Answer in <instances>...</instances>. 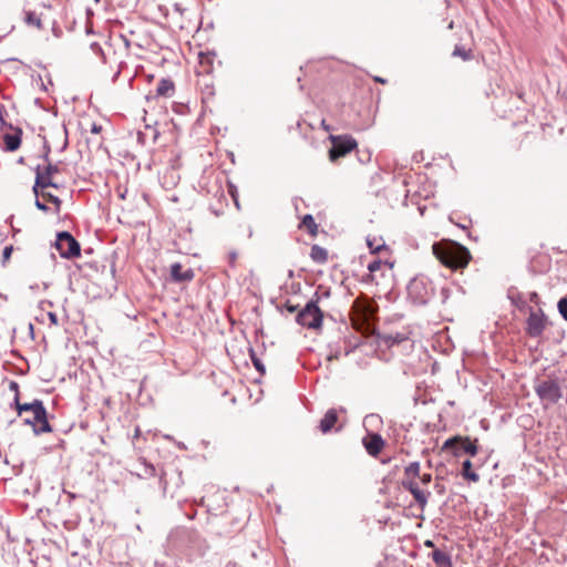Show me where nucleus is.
<instances>
[{"label": "nucleus", "instance_id": "nucleus-24", "mask_svg": "<svg viewBox=\"0 0 567 567\" xmlns=\"http://www.w3.org/2000/svg\"><path fill=\"white\" fill-rule=\"evenodd\" d=\"M41 197L43 199L52 203L55 206V212L56 213L60 212L62 200L58 196H55V195H53V194H51L49 192H45V189H44V190L41 192Z\"/></svg>", "mask_w": 567, "mask_h": 567}, {"label": "nucleus", "instance_id": "nucleus-3", "mask_svg": "<svg viewBox=\"0 0 567 567\" xmlns=\"http://www.w3.org/2000/svg\"><path fill=\"white\" fill-rule=\"evenodd\" d=\"M433 254L444 266L451 269L464 268L470 260L468 250L461 245L441 246L435 244L433 245Z\"/></svg>", "mask_w": 567, "mask_h": 567}, {"label": "nucleus", "instance_id": "nucleus-5", "mask_svg": "<svg viewBox=\"0 0 567 567\" xmlns=\"http://www.w3.org/2000/svg\"><path fill=\"white\" fill-rule=\"evenodd\" d=\"M322 319L323 315L317 301L311 300L298 312L296 321L308 329H317L321 327Z\"/></svg>", "mask_w": 567, "mask_h": 567}, {"label": "nucleus", "instance_id": "nucleus-15", "mask_svg": "<svg viewBox=\"0 0 567 567\" xmlns=\"http://www.w3.org/2000/svg\"><path fill=\"white\" fill-rule=\"evenodd\" d=\"M175 93V85L171 79H161L155 89L156 96L172 97Z\"/></svg>", "mask_w": 567, "mask_h": 567}, {"label": "nucleus", "instance_id": "nucleus-19", "mask_svg": "<svg viewBox=\"0 0 567 567\" xmlns=\"http://www.w3.org/2000/svg\"><path fill=\"white\" fill-rule=\"evenodd\" d=\"M310 257L313 261L323 264L328 260V251L319 245H313L311 247Z\"/></svg>", "mask_w": 567, "mask_h": 567}, {"label": "nucleus", "instance_id": "nucleus-21", "mask_svg": "<svg viewBox=\"0 0 567 567\" xmlns=\"http://www.w3.org/2000/svg\"><path fill=\"white\" fill-rule=\"evenodd\" d=\"M404 480H414L415 477L420 476V462H411L405 468H404Z\"/></svg>", "mask_w": 567, "mask_h": 567}, {"label": "nucleus", "instance_id": "nucleus-22", "mask_svg": "<svg viewBox=\"0 0 567 567\" xmlns=\"http://www.w3.org/2000/svg\"><path fill=\"white\" fill-rule=\"evenodd\" d=\"M301 226L305 227L311 235H316L318 230V226L315 221L312 215H305L301 220Z\"/></svg>", "mask_w": 567, "mask_h": 567}, {"label": "nucleus", "instance_id": "nucleus-29", "mask_svg": "<svg viewBox=\"0 0 567 567\" xmlns=\"http://www.w3.org/2000/svg\"><path fill=\"white\" fill-rule=\"evenodd\" d=\"M453 55L461 56L464 60H468L471 54L468 51L464 50L463 48L455 47V49L453 51Z\"/></svg>", "mask_w": 567, "mask_h": 567}, {"label": "nucleus", "instance_id": "nucleus-39", "mask_svg": "<svg viewBox=\"0 0 567 567\" xmlns=\"http://www.w3.org/2000/svg\"><path fill=\"white\" fill-rule=\"evenodd\" d=\"M10 389H11V390H14L16 394H18V395H19V385H18V383H17V382L12 381V382L10 383Z\"/></svg>", "mask_w": 567, "mask_h": 567}, {"label": "nucleus", "instance_id": "nucleus-10", "mask_svg": "<svg viewBox=\"0 0 567 567\" xmlns=\"http://www.w3.org/2000/svg\"><path fill=\"white\" fill-rule=\"evenodd\" d=\"M49 155L50 146L45 144L43 159L48 163V165L44 168L38 165L34 169L35 176H42L43 182H53V176L60 172L59 166L56 164L50 163Z\"/></svg>", "mask_w": 567, "mask_h": 567}, {"label": "nucleus", "instance_id": "nucleus-35", "mask_svg": "<svg viewBox=\"0 0 567 567\" xmlns=\"http://www.w3.org/2000/svg\"><path fill=\"white\" fill-rule=\"evenodd\" d=\"M228 259H229L230 267H235L236 259H237V252L236 251H230L229 255H228Z\"/></svg>", "mask_w": 567, "mask_h": 567}, {"label": "nucleus", "instance_id": "nucleus-13", "mask_svg": "<svg viewBox=\"0 0 567 567\" xmlns=\"http://www.w3.org/2000/svg\"><path fill=\"white\" fill-rule=\"evenodd\" d=\"M384 446V440L378 433L370 435L368 441H364V447L371 456H377Z\"/></svg>", "mask_w": 567, "mask_h": 567}, {"label": "nucleus", "instance_id": "nucleus-34", "mask_svg": "<svg viewBox=\"0 0 567 567\" xmlns=\"http://www.w3.org/2000/svg\"><path fill=\"white\" fill-rule=\"evenodd\" d=\"M145 474L147 476H154L156 474L155 467L151 464L145 465Z\"/></svg>", "mask_w": 567, "mask_h": 567}, {"label": "nucleus", "instance_id": "nucleus-41", "mask_svg": "<svg viewBox=\"0 0 567 567\" xmlns=\"http://www.w3.org/2000/svg\"><path fill=\"white\" fill-rule=\"evenodd\" d=\"M174 9H175L176 11H178L181 14H183L184 9L182 8V6H181L179 3H175V4H174Z\"/></svg>", "mask_w": 567, "mask_h": 567}, {"label": "nucleus", "instance_id": "nucleus-25", "mask_svg": "<svg viewBox=\"0 0 567 567\" xmlns=\"http://www.w3.org/2000/svg\"><path fill=\"white\" fill-rule=\"evenodd\" d=\"M374 241H375V239H370V238L367 239V244H368V247L371 252L375 254V252L381 251L383 248H385L384 243L375 244Z\"/></svg>", "mask_w": 567, "mask_h": 567}, {"label": "nucleus", "instance_id": "nucleus-2", "mask_svg": "<svg viewBox=\"0 0 567 567\" xmlns=\"http://www.w3.org/2000/svg\"><path fill=\"white\" fill-rule=\"evenodd\" d=\"M534 391L544 408L557 404L565 395L563 380L556 375L536 380Z\"/></svg>", "mask_w": 567, "mask_h": 567}, {"label": "nucleus", "instance_id": "nucleus-27", "mask_svg": "<svg viewBox=\"0 0 567 567\" xmlns=\"http://www.w3.org/2000/svg\"><path fill=\"white\" fill-rule=\"evenodd\" d=\"M251 361H252L256 370L264 374L265 370H266L265 365L262 364L261 360L256 357V354L254 352L251 353Z\"/></svg>", "mask_w": 567, "mask_h": 567}, {"label": "nucleus", "instance_id": "nucleus-14", "mask_svg": "<svg viewBox=\"0 0 567 567\" xmlns=\"http://www.w3.org/2000/svg\"><path fill=\"white\" fill-rule=\"evenodd\" d=\"M22 131L16 128L14 133L3 135V148L8 152H14L20 147Z\"/></svg>", "mask_w": 567, "mask_h": 567}, {"label": "nucleus", "instance_id": "nucleus-17", "mask_svg": "<svg viewBox=\"0 0 567 567\" xmlns=\"http://www.w3.org/2000/svg\"><path fill=\"white\" fill-rule=\"evenodd\" d=\"M430 557L432 558V560L434 561V564L437 567H453L452 558H451L450 554H447L441 549H434L430 554Z\"/></svg>", "mask_w": 567, "mask_h": 567}, {"label": "nucleus", "instance_id": "nucleus-11", "mask_svg": "<svg viewBox=\"0 0 567 567\" xmlns=\"http://www.w3.org/2000/svg\"><path fill=\"white\" fill-rule=\"evenodd\" d=\"M545 329L544 315L542 311H530L527 318V333L530 337H539Z\"/></svg>", "mask_w": 567, "mask_h": 567}, {"label": "nucleus", "instance_id": "nucleus-9", "mask_svg": "<svg viewBox=\"0 0 567 567\" xmlns=\"http://www.w3.org/2000/svg\"><path fill=\"white\" fill-rule=\"evenodd\" d=\"M402 486L404 487V489L409 491L413 495L416 504L422 509H424V507L427 504L431 493L429 491L421 489L419 487V484L415 482V480H403Z\"/></svg>", "mask_w": 567, "mask_h": 567}, {"label": "nucleus", "instance_id": "nucleus-47", "mask_svg": "<svg viewBox=\"0 0 567 567\" xmlns=\"http://www.w3.org/2000/svg\"><path fill=\"white\" fill-rule=\"evenodd\" d=\"M95 2H99L100 0H94Z\"/></svg>", "mask_w": 567, "mask_h": 567}, {"label": "nucleus", "instance_id": "nucleus-7", "mask_svg": "<svg viewBox=\"0 0 567 567\" xmlns=\"http://www.w3.org/2000/svg\"><path fill=\"white\" fill-rule=\"evenodd\" d=\"M330 140L332 141V147L329 151V158L331 162H334L339 157L347 155L358 145L357 141L348 135H331Z\"/></svg>", "mask_w": 567, "mask_h": 567}, {"label": "nucleus", "instance_id": "nucleus-18", "mask_svg": "<svg viewBox=\"0 0 567 567\" xmlns=\"http://www.w3.org/2000/svg\"><path fill=\"white\" fill-rule=\"evenodd\" d=\"M48 187L56 188L58 184H55L54 182H43L42 176H35L34 185L32 187V192L35 198H39L41 196V192Z\"/></svg>", "mask_w": 567, "mask_h": 567}, {"label": "nucleus", "instance_id": "nucleus-6", "mask_svg": "<svg viewBox=\"0 0 567 567\" xmlns=\"http://www.w3.org/2000/svg\"><path fill=\"white\" fill-rule=\"evenodd\" d=\"M55 248L60 256L65 259H72L81 255L80 244L69 231L58 233Z\"/></svg>", "mask_w": 567, "mask_h": 567}, {"label": "nucleus", "instance_id": "nucleus-37", "mask_svg": "<svg viewBox=\"0 0 567 567\" xmlns=\"http://www.w3.org/2000/svg\"><path fill=\"white\" fill-rule=\"evenodd\" d=\"M91 132L95 133V134L100 133L101 132V126L97 125L96 123H93L92 127H91Z\"/></svg>", "mask_w": 567, "mask_h": 567}, {"label": "nucleus", "instance_id": "nucleus-20", "mask_svg": "<svg viewBox=\"0 0 567 567\" xmlns=\"http://www.w3.org/2000/svg\"><path fill=\"white\" fill-rule=\"evenodd\" d=\"M462 475L464 478L471 482H477L480 480V475L472 471V462L470 460H465L462 464Z\"/></svg>", "mask_w": 567, "mask_h": 567}, {"label": "nucleus", "instance_id": "nucleus-45", "mask_svg": "<svg viewBox=\"0 0 567 567\" xmlns=\"http://www.w3.org/2000/svg\"><path fill=\"white\" fill-rule=\"evenodd\" d=\"M536 299H537V293L536 292L530 293V300L534 301Z\"/></svg>", "mask_w": 567, "mask_h": 567}, {"label": "nucleus", "instance_id": "nucleus-16", "mask_svg": "<svg viewBox=\"0 0 567 567\" xmlns=\"http://www.w3.org/2000/svg\"><path fill=\"white\" fill-rule=\"evenodd\" d=\"M338 414L337 410L330 409L326 412L320 421L319 429L322 433H328L337 423Z\"/></svg>", "mask_w": 567, "mask_h": 567}, {"label": "nucleus", "instance_id": "nucleus-31", "mask_svg": "<svg viewBox=\"0 0 567 567\" xmlns=\"http://www.w3.org/2000/svg\"><path fill=\"white\" fill-rule=\"evenodd\" d=\"M91 50H92L95 54L101 55V56L104 59L103 50H102V48H101V45H100L99 43L93 42V43L91 44Z\"/></svg>", "mask_w": 567, "mask_h": 567}, {"label": "nucleus", "instance_id": "nucleus-46", "mask_svg": "<svg viewBox=\"0 0 567 567\" xmlns=\"http://www.w3.org/2000/svg\"><path fill=\"white\" fill-rule=\"evenodd\" d=\"M188 518H189V519H193V518H194V515H193V514H189Z\"/></svg>", "mask_w": 567, "mask_h": 567}, {"label": "nucleus", "instance_id": "nucleus-43", "mask_svg": "<svg viewBox=\"0 0 567 567\" xmlns=\"http://www.w3.org/2000/svg\"><path fill=\"white\" fill-rule=\"evenodd\" d=\"M321 126L326 130V131H330V126L326 123L324 120H322L321 122Z\"/></svg>", "mask_w": 567, "mask_h": 567}, {"label": "nucleus", "instance_id": "nucleus-40", "mask_svg": "<svg viewBox=\"0 0 567 567\" xmlns=\"http://www.w3.org/2000/svg\"><path fill=\"white\" fill-rule=\"evenodd\" d=\"M287 310L291 313L297 311V306L293 305H287Z\"/></svg>", "mask_w": 567, "mask_h": 567}, {"label": "nucleus", "instance_id": "nucleus-8", "mask_svg": "<svg viewBox=\"0 0 567 567\" xmlns=\"http://www.w3.org/2000/svg\"><path fill=\"white\" fill-rule=\"evenodd\" d=\"M454 454L457 456L460 452H464L470 454L471 456H474L477 454V445L472 442L468 437L461 439V437H452L444 442L443 450L453 449L455 447Z\"/></svg>", "mask_w": 567, "mask_h": 567}, {"label": "nucleus", "instance_id": "nucleus-30", "mask_svg": "<svg viewBox=\"0 0 567 567\" xmlns=\"http://www.w3.org/2000/svg\"><path fill=\"white\" fill-rule=\"evenodd\" d=\"M12 251H13V247L12 246H6L3 248V251H2V262L3 264L7 262L10 259Z\"/></svg>", "mask_w": 567, "mask_h": 567}, {"label": "nucleus", "instance_id": "nucleus-36", "mask_svg": "<svg viewBox=\"0 0 567 567\" xmlns=\"http://www.w3.org/2000/svg\"><path fill=\"white\" fill-rule=\"evenodd\" d=\"M441 296H442V301L445 302L447 300V298L450 297V289L446 287H442Z\"/></svg>", "mask_w": 567, "mask_h": 567}, {"label": "nucleus", "instance_id": "nucleus-32", "mask_svg": "<svg viewBox=\"0 0 567 567\" xmlns=\"http://www.w3.org/2000/svg\"><path fill=\"white\" fill-rule=\"evenodd\" d=\"M34 205L38 209L44 213L49 212V207L42 200H40V197L35 198Z\"/></svg>", "mask_w": 567, "mask_h": 567}, {"label": "nucleus", "instance_id": "nucleus-38", "mask_svg": "<svg viewBox=\"0 0 567 567\" xmlns=\"http://www.w3.org/2000/svg\"><path fill=\"white\" fill-rule=\"evenodd\" d=\"M49 318H50V321L53 323V324H56L58 323V317L55 313L53 312H49Z\"/></svg>", "mask_w": 567, "mask_h": 567}, {"label": "nucleus", "instance_id": "nucleus-33", "mask_svg": "<svg viewBox=\"0 0 567 567\" xmlns=\"http://www.w3.org/2000/svg\"><path fill=\"white\" fill-rule=\"evenodd\" d=\"M421 480V483L424 485H427L432 481V475L430 473H424L423 475L419 476Z\"/></svg>", "mask_w": 567, "mask_h": 567}, {"label": "nucleus", "instance_id": "nucleus-28", "mask_svg": "<svg viewBox=\"0 0 567 567\" xmlns=\"http://www.w3.org/2000/svg\"><path fill=\"white\" fill-rule=\"evenodd\" d=\"M383 264H384V262H383L381 259H374V260H372V261H370V262H369V265H368V270H369L370 272H375V271H378V270L381 268V266H382Z\"/></svg>", "mask_w": 567, "mask_h": 567}, {"label": "nucleus", "instance_id": "nucleus-23", "mask_svg": "<svg viewBox=\"0 0 567 567\" xmlns=\"http://www.w3.org/2000/svg\"><path fill=\"white\" fill-rule=\"evenodd\" d=\"M24 22L28 25L35 27L38 29H42L41 18L34 11L25 12Z\"/></svg>", "mask_w": 567, "mask_h": 567}, {"label": "nucleus", "instance_id": "nucleus-42", "mask_svg": "<svg viewBox=\"0 0 567 567\" xmlns=\"http://www.w3.org/2000/svg\"><path fill=\"white\" fill-rule=\"evenodd\" d=\"M424 546L425 547H434V543H433V540L427 539V540L424 542Z\"/></svg>", "mask_w": 567, "mask_h": 567}, {"label": "nucleus", "instance_id": "nucleus-44", "mask_svg": "<svg viewBox=\"0 0 567 567\" xmlns=\"http://www.w3.org/2000/svg\"><path fill=\"white\" fill-rule=\"evenodd\" d=\"M374 80L380 83H385V80L379 76L374 78Z\"/></svg>", "mask_w": 567, "mask_h": 567}, {"label": "nucleus", "instance_id": "nucleus-1", "mask_svg": "<svg viewBox=\"0 0 567 567\" xmlns=\"http://www.w3.org/2000/svg\"><path fill=\"white\" fill-rule=\"evenodd\" d=\"M13 405L17 409L19 415H21L23 412L32 413V417L24 419V424L32 425L33 432L37 435L52 431V427L48 421L47 410L41 400L34 399L30 403H20L19 395L16 394Z\"/></svg>", "mask_w": 567, "mask_h": 567}, {"label": "nucleus", "instance_id": "nucleus-4", "mask_svg": "<svg viewBox=\"0 0 567 567\" xmlns=\"http://www.w3.org/2000/svg\"><path fill=\"white\" fill-rule=\"evenodd\" d=\"M406 289L409 298L419 306L426 305L434 295L432 281L423 275L411 279Z\"/></svg>", "mask_w": 567, "mask_h": 567}, {"label": "nucleus", "instance_id": "nucleus-12", "mask_svg": "<svg viewBox=\"0 0 567 567\" xmlns=\"http://www.w3.org/2000/svg\"><path fill=\"white\" fill-rule=\"evenodd\" d=\"M171 279L174 282H189L194 279L195 274L192 268L184 269L183 265L179 262H174L171 265Z\"/></svg>", "mask_w": 567, "mask_h": 567}, {"label": "nucleus", "instance_id": "nucleus-26", "mask_svg": "<svg viewBox=\"0 0 567 567\" xmlns=\"http://www.w3.org/2000/svg\"><path fill=\"white\" fill-rule=\"evenodd\" d=\"M557 306L560 316L567 321V298H561Z\"/></svg>", "mask_w": 567, "mask_h": 567}]
</instances>
